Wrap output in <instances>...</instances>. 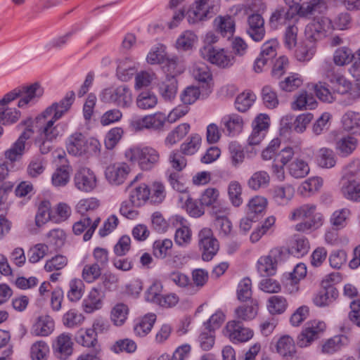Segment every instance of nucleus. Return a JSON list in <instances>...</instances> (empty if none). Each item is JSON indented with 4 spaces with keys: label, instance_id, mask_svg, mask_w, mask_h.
Masks as SVG:
<instances>
[{
    "label": "nucleus",
    "instance_id": "1",
    "mask_svg": "<svg viewBox=\"0 0 360 360\" xmlns=\"http://www.w3.org/2000/svg\"><path fill=\"white\" fill-rule=\"evenodd\" d=\"M66 150L70 155L76 157L89 158L100 154L101 143L95 138H86L81 132L70 135L65 142Z\"/></svg>",
    "mask_w": 360,
    "mask_h": 360
},
{
    "label": "nucleus",
    "instance_id": "2",
    "mask_svg": "<svg viewBox=\"0 0 360 360\" xmlns=\"http://www.w3.org/2000/svg\"><path fill=\"white\" fill-rule=\"evenodd\" d=\"M126 157L130 161L137 162L143 170L151 169L160 160L159 153L149 146L130 148L126 152Z\"/></svg>",
    "mask_w": 360,
    "mask_h": 360
},
{
    "label": "nucleus",
    "instance_id": "3",
    "mask_svg": "<svg viewBox=\"0 0 360 360\" xmlns=\"http://www.w3.org/2000/svg\"><path fill=\"white\" fill-rule=\"evenodd\" d=\"M333 30L331 20L323 16H314L306 26L304 34L307 40L314 42L324 38Z\"/></svg>",
    "mask_w": 360,
    "mask_h": 360
},
{
    "label": "nucleus",
    "instance_id": "4",
    "mask_svg": "<svg viewBox=\"0 0 360 360\" xmlns=\"http://www.w3.org/2000/svg\"><path fill=\"white\" fill-rule=\"evenodd\" d=\"M100 99L105 103H113L122 108L129 107L132 102L131 92L126 85L103 90Z\"/></svg>",
    "mask_w": 360,
    "mask_h": 360
},
{
    "label": "nucleus",
    "instance_id": "5",
    "mask_svg": "<svg viewBox=\"0 0 360 360\" xmlns=\"http://www.w3.org/2000/svg\"><path fill=\"white\" fill-rule=\"evenodd\" d=\"M215 0H193L188 12V21L195 24L211 18L214 13Z\"/></svg>",
    "mask_w": 360,
    "mask_h": 360
},
{
    "label": "nucleus",
    "instance_id": "6",
    "mask_svg": "<svg viewBox=\"0 0 360 360\" xmlns=\"http://www.w3.org/2000/svg\"><path fill=\"white\" fill-rule=\"evenodd\" d=\"M215 0H193L188 12V21L195 24L211 18L214 13Z\"/></svg>",
    "mask_w": 360,
    "mask_h": 360
},
{
    "label": "nucleus",
    "instance_id": "7",
    "mask_svg": "<svg viewBox=\"0 0 360 360\" xmlns=\"http://www.w3.org/2000/svg\"><path fill=\"white\" fill-rule=\"evenodd\" d=\"M200 52L204 59L219 68H229L234 63V57L227 54L224 49H217L212 46L205 45Z\"/></svg>",
    "mask_w": 360,
    "mask_h": 360
},
{
    "label": "nucleus",
    "instance_id": "8",
    "mask_svg": "<svg viewBox=\"0 0 360 360\" xmlns=\"http://www.w3.org/2000/svg\"><path fill=\"white\" fill-rule=\"evenodd\" d=\"M75 101V93L69 91L58 103H53L41 115L37 117V121L41 122L45 118L52 116L54 120L60 119L70 108Z\"/></svg>",
    "mask_w": 360,
    "mask_h": 360
},
{
    "label": "nucleus",
    "instance_id": "9",
    "mask_svg": "<svg viewBox=\"0 0 360 360\" xmlns=\"http://www.w3.org/2000/svg\"><path fill=\"white\" fill-rule=\"evenodd\" d=\"M290 8L295 6L296 11L300 17L309 18L316 13H323L326 8L324 0H309L302 4H300L302 0H284Z\"/></svg>",
    "mask_w": 360,
    "mask_h": 360
},
{
    "label": "nucleus",
    "instance_id": "10",
    "mask_svg": "<svg viewBox=\"0 0 360 360\" xmlns=\"http://www.w3.org/2000/svg\"><path fill=\"white\" fill-rule=\"evenodd\" d=\"M326 329V324L321 321L307 322L301 333L297 337V345L300 347H308L315 340L319 338Z\"/></svg>",
    "mask_w": 360,
    "mask_h": 360
},
{
    "label": "nucleus",
    "instance_id": "11",
    "mask_svg": "<svg viewBox=\"0 0 360 360\" xmlns=\"http://www.w3.org/2000/svg\"><path fill=\"white\" fill-rule=\"evenodd\" d=\"M198 238L199 247L202 251V259L208 262L219 250L218 240L213 237L212 230L210 229H202L198 234Z\"/></svg>",
    "mask_w": 360,
    "mask_h": 360
},
{
    "label": "nucleus",
    "instance_id": "12",
    "mask_svg": "<svg viewBox=\"0 0 360 360\" xmlns=\"http://www.w3.org/2000/svg\"><path fill=\"white\" fill-rule=\"evenodd\" d=\"M57 120L51 117L49 120L45 118L41 122H38L37 118L35 119L37 127L39 128V132L42 139L51 142L65 133L68 124L64 122L54 124Z\"/></svg>",
    "mask_w": 360,
    "mask_h": 360
},
{
    "label": "nucleus",
    "instance_id": "13",
    "mask_svg": "<svg viewBox=\"0 0 360 360\" xmlns=\"http://www.w3.org/2000/svg\"><path fill=\"white\" fill-rule=\"evenodd\" d=\"M224 335L233 342H247L253 336V332L245 328L239 321H229L224 330Z\"/></svg>",
    "mask_w": 360,
    "mask_h": 360
},
{
    "label": "nucleus",
    "instance_id": "14",
    "mask_svg": "<svg viewBox=\"0 0 360 360\" xmlns=\"http://www.w3.org/2000/svg\"><path fill=\"white\" fill-rule=\"evenodd\" d=\"M73 181L75 186L80 191L90 192L96 186L94 173L87 167H81L75 174Z\"/></svg>",
    "mask_w": 360,
    "mask_h": 360
},
{
    "label": "nucleus",
    "instance_id": "15",
    "mask_svg": "<svg viewBox=\"0 0 360 360\" xmlns=\"http://www.w3.org/2000/svg\"><path fill=\"white\" fill-rule=\"evenodd\" d=\"M269 117L265 114L259 115L252 122V131L248 138V143L255 146L265 137L269 127Z\"/></svg>",
    "mask_w": 360,
    "mask_h": 360
},
{
    "label": "nucleus",
    "instance_id": "16",
    "mask_svg": "<svg viewBox=\"0 0 360 360\" xmlns=\"http://www.w3.org/2000/svg\"><path fill=\"white\" fill-rule=\"evenodd\" d=\"M281 251L274 249L268 255L261 257L257 261V271L262 276H273L276 274L278 258Z\"/></svg>",
    "mask_w": 360,
    "mask_h": 360
},
{
    "label": "nucleus",
    "instance_id": "17",
    "mask_svg": "<svg viewBox=\"0 0 360 360\" xmlns=\"http://www.w3.org/2000/svg\"><path fill=\"white\" fill-rule=\"evenodd\" d=\"M314 116L311 113H303L296 117L287 115L282 117L281 122L283 127L293 130L297 133H302L312 120Z\"/></svg>",
    "mask_w": 360,
    "mask_h": 360
},
{
    "label": "nucleus",
    "instance_id": "18",
    "mask_svg": "<svg viewBox=\"0 0 360 360\" xmlns=\"http://www.w3.org/2000/svg\"><path fill=\"white\" fill-rule=\"evenodd\" d=\"M246 32L255 41H262L265 36L264 20L260 14L255 13L248 16Z\"/></svg>",
    "mask_w": 360,
    "mask_h": 360
},
{
    "label": "nucleus",
    "instance_id": "19",
    "mask_svg": "<svg viewBox=\"0 0 360 360\" xmlns=\"http://www.w3.org/2000/svg\"><path fill=\"white\" fill-rule=\"evenodd\" d=\"M18 88L20 92L18 106L21 108L30 103H34L44 94V89L39 83H34L29 86H22Z\"/></svg>",
    "mask_w": 360,
    "mask_h": 360
},
{
    "label": "nucleus",
    "instance_id": "20",
    "mask_svg": "<svg viewBox=\"0 0 360 360\" xmlns=\"http://www.w3.org/2000/svg\"><path fill=\"white\" fill-rule=\"evenodd\" d=\"M130 172L129 167L125 163H117L109 165L105 172V177L112 185L118 186L124 182Z\"/></svg>",
    "mask_w": 360,
    "mask_h": 360
},
{
    "label": "nucleus",
    "instance_id": "21",
    "mask_svg": "<svg viewBox=\"0 0 360 360\" xmlns=\"http://www.w3.org/2000/svg\"><path fill=\"white\" fill-rule=\"evenodd\" d=\"M72 345L71 336L68 333H62L53 343V354L58 359L66 360L72 354Z\"/></svg>",
    "mask_w": 360,
    "mask_h": 360
},
{
    "label": "nucleus",
    "instance_id": "22",
    "mask_svg": "<svg viewBox=\"0 0 360 360\" xmlns=\"http://www.w3.org/2000/svg\"><path fill=\"white\" fill-rule=\"evenodd\" d=\"M105 292L102 290V284H98L93 288L88 297L83 300L82 307L85 312L92 313L102 307V300Z\"/></svg>",
    "mask_w": 360,
    "mask_h": 360
},
{
    "label": "nucleus",
    "instance_id": "23",
    "mask_svg": "<svg viewBox=\"0 0 360 360\" xmlns=\"http://www.w3.org/2000/svg\"><path fill=\"white\" fill-rule=\"evenodd\" d=\"M158 92L165 101L174 99L178 91V81L174 75H167L165 78L158 84Z\"/></svg>",
    "mask_w": 360,
    "mask_h": 360
},
{
    "label": "nucleus",
    "instance_id": "24",
    "mask_svg": "<svg viewBox=\"0 0 360 360\" xmlns=\"http://www.w3.org/2000/svg\"><path fill=\"white\" fill-rule=\"evenodd\" d=\"M326 79L331 84V89L335 94H346L352 89V84L343 75L328 71L326 74Z\"/></svg>",
    "mask_w": 360,
    "mask_h": 360
},
{
    "label": "nucleus",
    "instance_id": "25",
    "mask_svg": "<svg viewBox=\"0 0 360 360\" xmlns=\"http://www.w3.org/2000/svg\"><path fill=\"white\" fill-rule=\"evenodd\" d=\"M75 339L79 345L86 347H92L94 352L100 353L101 351L95 330L91 328L79 329L76 334Z\"/></svg>",
    "mask_w": 360,
    "mask_h": 360
},
{
    "label": "nucleus",
    "instance_id": "26",
    "mask_svg": "<svg viewBox=\"0 0 360 360\" xmlns=\"http://www.w3.org/2000/svg\"><path fill=\"white\" fill-rule=\"evenodd\" d=\"M193 75L196 80L202 83V88L205 89V94H202V96L207 97L212 91L210 84L212 74L209 68L204 63L196 64L193 67Z\"/></svg>",
    "mask_w": 360,
    "mask_h": 360
},
{
    "label": "nucleus",
    "instance_id": "27",
    "mask_svg": "<svg viewBox=\"0 0 360 360\" xmlns=\"http://www.w3.org/2000/svg\"><path fill=\"white\" fill-rule=\"evenodd\" d=\"M216 30L223 37L231 39L235 32L236 23L234 19L229 15L219 16L214 20Z\"/></svg>",
    "mask_w": 360,
    "mask_h": 360
},
{
    "label": "nucleus",
    "instance_id": "28",
    "mask_svg": "<svg viewBox=\"0 0 360 360\" xmlns=\"http://www.w3.org/2000/svg\"><path fill=\"white\" fill-rule=\"evenodd\" d=\"M267 205V200L262 196H255L251 198L247 205L246 214L250 217L259 219L263 216Z\"/></svg>",
    "mask_w": 360,
    "mask_h": 360
},
{
    "label": "nucleus",
    "instance_id": "29",
    "mask_svg": "<svg viewBox=\"0 0 360 360\" xmlns=\"http://www.w3.org/2000/svg\"><path fill=\"white\" fill-rule=\"evenodd\" d=\"M341 193L347 200L360 202V184L355 180L344 177L342 180Z\"/></svg>",
    "mask_w": 360,
    "mask_h": 360
},
{
    "label": "nucleus",
    "instance_id": "30",
    "mask_svg": "<svg viewBox=\"0 0 360 360\" xmlns=\"http://www.w3.org/2000/svg\"><path fill=\"white\" fill-rule=\"evenodd\" d=\"M316 105V101L311 94L307 91H302L295 95V101L291 103V108L294 110H302L304 109H313Z\"/></svg>",
    "mask_w": 360,
    "mask_h": 360
},
{
    "label": "nucleus",
    "instance_id": "31",
    "mask_svg": "<svg viewBox=\"0 0 360 360\" xmlns=\"http://www.w3.org/2000/svg\"><path fill=\"white\" fill-rule=\"evenodd\" d=\"M342 127L345 131L354 134H360V113L347 111L342 117Z\"/></svg>",
    "mask_w": 360,
    "mask_h": 360
},
{
    "label": "nucleus",
    "instance_id": "32",
    "mask_svg": "<svg viewBox=\"0 0 360 360\" xmlns=\"http://www.w3.org/2000/svg\"><path fill=\"white\" fill-rule=\"evenodd\" d=\"M294 195V187L286 184L274 188L273 198L278 205H285L292 199Z\"/></svg>",
    "mask_w": 360,
    "mask_h": 360
},
{
    "label": "nucleus",
    "instance_id": "33",
    "mask_svg": "<svg viewBox=\"0 0 360 360\" xmlns=\"http://www.w3.org/2000/svg\"><path fill=\"white\" fill-rule=\"evenodd\" d=\"M287 168L289 174L295 179L304 178L310 171L308 162L301 158H296L291 161Z\"/></svg>",
    "mask_w": 360,
    "mask_h": 360
},
{
    "label": "nucleus",
    "instance_id": "34",
    "mask_svg": "<svg viewBox=\"0 0 360 360\" xmlns=\"http://www.w3.org/2000/svg\"><path fill=\"white\" fill-rule=\"evenodd\" d=\"M258 312L257 300H252L250 304H243L235 309V316L237 321H248L255 318Z\"/></svg>",
    "mask_w": 360,
    "mask_h": 360
},
{
    "label": "nucleus",
    "instance_id": "35",
    "mask_svg": "<svg viewBox=\"0 0 360 360\" xmlns=\"http://www.w3.org/2000/svg\"><path fill=\"white\" fill-rule=\"evenodd\" d=\"M54 329V321L49 316H41L34 324L32 333L36 336H47L50 335Z\"/></svg>",
    "mask_w": 360,
    "mask_h": 360
},
{
    "label": "nucleus",
    "instance_id": "36",
    "mask_svg": "<svg viewBox=\"0 0 360 360\" xmlns=\"http://www.w3.org/2000/svg\"><path fill=\"white\" fill-rule=\"evenodd\" d=\"M338 296L337 289L329 285L321 290L314 298V304L318 307H325L333 302Z\"/></svg>",
    "mask_w": 360,
    "mask_h": 360
},
{
    "label": "nucleus",
    "instance_id": "37",
    "mask_svg": "<svg viewBox=\"0 0 360 360\" xmlns=\"http://www.w3.org/2000/svg\"><path fill=\"white\" fill-rule=\"evenodd\" d=\"M155 321L156 315L155 314H148L145 315L134 325V333L139 337L146 336L150 332Z\"/></svg>",
    "mask_w": 360,
    "mask_h": 360
},
{
    "label": "nucleus",
    "instance_id": "38",
    "mask_svg": "<svg viewBox=\"0 0 360 360\" xmlns=\"http://www.w3.org/2000/svg\"><path fill=\"white\" fill-rule=\"evenodd\" d=\"M193 283L189 281L188 293L195 294L208 280V273L202 269H196L192 271Z\"/></svg>",
    "mask_w": 360,
    "mask_h": 360
},
{
    "label": "nucleus",
    "instance_id": "39",
    "mask_svg": "<svg viewBox=\"0 0 360 360\" xmlns=\"http://www.w3.org/2000/svg\"><path fill=\"white\" fill-rule=\"evenodd\" d=\"M356 146V139L350 136H343L338 139L335 143V148L342 156L350 155Z\"/></svg>",
    "mask_w": 360,
    "mask_h": 360
},
{
    "label": "nucleus",
    "instance_id": "40",
    "mask_svg": "<svg viewBox=\"0 0 360 360\" xmlns=\"http://www.w3.org/2000/svg\"><path fill=\"white\" fill-rule=\"evenodd\" d=\"M270 181L269 174L265 171H257L252 174L248 179V186L253 191L266 188Z\"/></svg>",
    "mask_w": 360,
    "mask_h": 360
},
{
    "label": "nucleus",
    "instance_id": "41",
    "mask_svg": "<svg viewBox=\"0 0 360 360\" xmlns=\"http://www.w3.org/2000/svg\"><path fill=\"white\" fill-rule=\"evenodd\" d=\"M314 89L318 98L323 102L330 103L335 100V94L331 89V84L326 82H319L314 84Z\"/></svg>",
    "mask_w": 360,
    "mask_h": 360
},
{
    "label": "nucleus",
    "instance_id": "42",
    "mask_svg": "<svg viewBox=\"0 0 360 360\" xmlns=\"http://www.w3.org/2000/svg\"><path fill=\"white\" fill-rule=\"evenodd\" d=\"M72 167L70 164H62L52 175V184L55 186H64L70 180Z\"/></svg>",
    "mask_w": 360,
    "mask_h": 360
},
{
    "label": "nucleus",
    "instance_id": "43",
    "mask_svg": "<svg viewBox=\"0 0 360 360\" xmlns=\"http://www.w3.org/2000/svg\"><path fill=\"white\" fill-rule=\"evenodd\" d=\"M276 349L283 356H292L296 352L293 339L287 335L281 337L277 342Z\"/></svg>",
    "mask_w": 360,
    "mask_h": 360
},
{
    "label": "nucleus",
    "instance_id": "44",
    "mask_svg": "<svg viewBox=\"0 0 360 360\" xmlns=\"http://www.w3.org/2000/svg\"><path fill=\"white\" fill-rule=\"evenodd\" d=\"M354 58L352 49L347 46L337 49L333 57V63L338 66H345L350 63Z\"/></svg>",
    "mask_w": 360,
    "mask_h": 360
},
{
    "label": "nucleus",
    "instance_id": "45",
    "mask_svg": "<svg viewBox=\"0 0 360 360\" xmlns=\"http://www.w3.org/2000/svg\"><path fill=\"white\" fill-rule=\"evenodd\" d=\"M26 151V146L20 141H15L9 148L4 151V158L8 162L13 163L19 161Z\"/></svg>",
    "mask_w": 360,
    "mask_h": 360
},
{
    "label": "nucleus",
    "instance_id": "46",
    "mask_svg": "<svg viewBox=\"0 0 360 360\" xmlns=\"http://www.w3.org/2000/svg\"><path fill=\"white\" fill-rule=\"evenodd\" d=\"M292 17V14L290 13L289 9L283 7L278 8L271 14L269 25L271 28L277 29L280 25L285 24L287 20Z\"/></svg>",
    "mask_w": 360,
    "mask_h": 360
},
{
    "label": "nucleus",
    "instance_id": "47",
    "mask_svg": "<svg viewBox=\"0 0 360 360\" xmlns=\"http://www.w3.org/2000/svg\"><path fill=\"white\" fill-rule=\"evenodd\" d=\"M190 125L188 123H183L178 125L174 129L169 132L165 140L168 146H173L182 139L189 131Z\"/></svg>",
    "mask_w": 360,
    "mask_h": 360
},
{
    "label": "nucleus",
    "instance_id": "48",
    "mask_svg": "<svg viewBox=\"0 0 360 360\" xmlns=\"http://www.w3.org/2000/svg\"><path fill=\"white\" fill-rule=\"evenodd\" d=\"M256 100V95L250 91L243 92L236 98V108L242 112H246Z\"/></svg>",
    "mask_w": 360,
    "mask_h": 360
},
{
    "label": "nucleus",
    "instance_id": "49",
    "mask_svg": "<svg viewBox=\"0 0 360 360\" xmlns=\"http://www.w3.org/2000/svg\"><path fill=\"white\" fill-rule=\"evenodd\" d=\"M20 117V112L15 108L0 104V124L8 125L16 122Z\"/></svg>",
    "mask_w": 360,
    "mask_h": 360
},
{
    "label": "nucleus",
    "instance_id": "50",
    "mask_svg": "<svg viewBox=\"0 0 360 360\" xmlns=\"http://www.w3.org/2000/svg\"><path fill=\"white\" fill-rule=\"evenodd\" d=\"M202 94H205V91H200L197 86H187L181 94V100L185 105H191L194 103L200 96L202 98Z\"/></svg>",
    "mask_w": 360,
    "mask_h": 360
},
{
    "label": "nucleus",
    "instance_id": "51",
    "mask_svg": "<svg viewBox=\"0 0 360 360\" xmlns=\"http://www.w3.org/2000/svg\"><path fill=\"white\" fill-rule=\"evenodd\" d=\"M150 191L146 184L136 187L130 195V200L135 206H140L147 200H149Z\"/></svg>",
    "mask_w": 360,
    "mask_h": 360
},
{
    "label": "nucleus",
    "instance_id": "52",
    "mask_svg": "<svg viewBox=\"0 0 360 360\" xmlns=\"http://www.w3.org/2000/svg\"><path fill=\"white\" fill-rule=\"evenodd\" d=\"M158 103L156 95L150 91H142L136 98L137 106L143 110L154 108Z\"/></svg>",
    "mask_w": 360,
    "mask_h": 360
},
{
    "label": "nucleus",
    "instance_id": "53",
    "mask_svg": "<svg viewBox=\"0 0 360 360\" xmlns=\"http://www.w3.org/2000/svg\"><path fill=\"white\" fill-rule=\"evenodd\" d=\"M197 41V36L194 32L186 30L177 39L176 46L179 50L188 51L193 48Z\"/></svg>",
    "mask_w": 360,
    "mask_h": 360
},
{
    "label": "nucleus",
    "instance_id": "54",
    "mask_svg": "<svg viewBox=\"0 0 360 360\" xmlns=\"http://www.w3.org/2000/svg\"><path fill=\"white\" fill-rule=\"evenodd\" d=\"M49 353L48 345L42 340L37 341L32 344L30 349L32 360H46Z\"/></svg>",
    "mask_w": 360,
    "mask_h": 360
},
{
    "label": "nucleus",
    "instance_id": "55",
    "mask_svg": "<svg viewBox=\"0 0 360 360\" xmlns=\"http://www.w3.org/2000/svg\"><path fill=\"white\" fill-rule=\"evenodd\" d=\"M302 82L301 76L296 73H292L279 82V87L284 91L291 92L299 88Z\"/></svg>",
    "mask_w": 360,
    "mask_h": 360
},
{
    "label": "nucleus",
    "instance_id": "56",
    "mask_svg": "<svg viewBox=\"0 0 360 360\" xmlns=\"http://www.w3.org/2000/svg\"><path fill=\"white\" fill-rule=\"evenodd\" d=\"M346 338L344 336H334L327 340L322 345V352L324 354H333L339 351L345 345Z\"/></svg>",
    "mask_w": 360,
    "mask_h": 360
},
{
    "label": "nucleus",
    "instance_id": "57",
    "mask_svg": "<svg viewBox=\"0 0 360 360\" xmlns=\"http://www.w3.org/2000/svg\"><path fill=\"white\" fill-rule=\"evenodd\" d=\"M228 195L231 204L239 207L243 203L242 187L236 181H231L228 186Z\"/></svg>",
    "mask_w": 360,
    "mask_h": 360
},
{
    "label": "nucleus",
    "instance_id": "58",
    "mask_svg": "<svg viewBox=\"0 0 360 360\" xmlns=\"http://www.w3.org/2000/svg\"><path fill=\"white\" fill-rule=\"evenodd\" d=\"M223 122L229 134L240 131L243 124L242 117L236 114L224 117Z\"/></svg>",
    "mask_w": 360,
    "mask_h": 360
},
{
    "label": "nucleus",
    "instance_id": "59",
    "mask_svg": "<svg viewBox=\"0 0 360 360\" xmlns=\"http://www.w3.org/2000/svg\"><path fill=\"white\" fill-rule=\"evenodd\" d=\"M162 68L167 75H174L181 74L183 72V68L181 65V62L177 56H172L171 58H166L165 62L162 63Z\"/></svg>",
    "mask_w": 360,
    "mask_h": 360
},
{
    "label": "nucleus",
    "instance_id": "60",
    "mask_svg": "<svg viewBox=\"0 0 360 360\" xmlns=\"http://www.w3.org/2000/svg\"><path fill=\"white\" fill-rule=\"evenodd\" d=\"M318 162L321 167L331 168L334 167L336 163L334 152L327 148H321L319 152Z\"/></svg>",
    "mask_w": 360,
    "mask_h": 360
},
{
    "label": "nucleus",
    "instance_id": "61",
    "mask_svg": "<svg viewBox=\"0 0 360 360\" xmlns=\"http://www.w3.org/2000/svg\"><path fill=\"white\" fill-rule=\"evenodd\" d=\"M287 307L286 300L281 296H271L268 300L267 308L272 315L283 313Z\"/></svg>",
    "mask_w": 360,
    "mask_h": 360
},
{
    "label": "nucleus",
    "instance_id": "62",
    "mask_svg": "<svg viewBox=\"0 0 360 360\" xmlns=\"http://www.w3.org/2000/svg\"><path fill=\"white\" fill-rule=\"evenodd\" d=\"M127 305L120 303L116 304L111 311V320L116 326H122L126 321L128 314Z\"/></svg>",
    "mask_w": 360,
    "mask_h": 360
},
{
    "label": "nucleus",
    "instance_id": "63",
    "mask_svg": "<svg viewBox=\"0 0 360 360\" xmlns=\"http://www.w3.org/2000/svg\"><path fill=\"white\" fill-rule=\"evenodd\" d=\"M165 58V46L162 44H158L151 49L146 58L148 63L152 65L162 63Z\"/></svg>",
    "mask_w": 360,
    "mask_h": 360
},
{
    "label": "nucleus",
    "instance_id": "64",
    "mask_svg": "<svg viewBox=\"0 0 360 360\" xmlns=\"http://www.w3.org/2000/svg\"><path fill=\"white\" fill-rule=\"evenodd\" d=\"M349 215L350 211L349 209L343 208L336 210L331 215L330 221L335 229H340L345 226L346 221Z\"/></svg>",
    "mask_w": 360,
    "mask_h": 360
}]
</instances>
